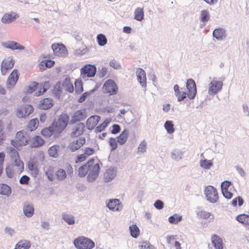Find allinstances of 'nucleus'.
I'll list each match as a JSON object with an SVG mask.
<instances>
[{
	"mask_svg": "<svg viewBox=\"0 0 249 249\" xmlns=\"http://www.w3.org/2000/svg\"><path fill=\"white\" fill-rule=\"evenodd\" d=\"M34 110V108L30 105H26L18 109L17 116L19 118H24L29 116Z\"/></svg>",
	"mask_w": 249,
	"mask_h": 249,
	"instance_id": "12",
	"label": "nucleus"
},
{
	"mask_svg": "<svg viewBox=\"0 0 249 249\" xmlns=\"http://www.w3.org/2000/svg\"><path fill=\"white\" fill-rule=\"evenodd\" d=\"M201 21L205 23L208 21L210 19L209 12L207 10H203L201 11L200 14Z\"/></svg>",
	"mask_w": 249,
	"mask_h": 249,
	"instance_id": "47",
	"label": "nucleus"
},
{
	"mask_svg": "<svg viewBox=\"0 0 249 249\" xmlns=\"http://www.w3.org/2000/svg\"><path fill=\"white\" fill-rule=\"evenodd\" d=\"M116 176V170L114 168L107 169L104 174V179L106 182L112 180Z\"/></svg>",
	"mask_w": 249,
	"mask_h": 249,
	"instance_id": "25",
	"label": "nucleus"
},
{
	"mask_svg": "<svg viewBox=\"0 0 249 249\" xmlns=\"http://www.w3.org/2000/svg\"><path fill=\"white\" fill-rule=\"evenodd\" d=\"M62 218L69 225H73L75 223L74 216L72 214L63 213L62 214Z\"/></svg>",
	"mask_w": 249,
	"mask_h": 249,
	"instance_id": "32",
	"label": "nucleus"
},
{
	"mask_svg": "<svg viewBox=\"0 0 249 249\" xmlns=\"http://www.w3.org/2000/svg\"><path fill=\"white\" fill-rule=\"evenodd\" d=\"M60 147L58 145H53L51 147L49 150L48 153L51 157L53 158H56L58 157V151H59Z\"/></svg>",
	"mask_w": 249,
	"mask_h": 249,
	"instance_id": "40",
	"label": "nucleus"
},
{
	"mask_svg": "<svg viewBox=\"0 0 249 249\" xmlns=\"http://www.w3.org/2000/svg\"><path fill=\"white\" fill-rule=\"evenodd\" d=\"M95 89H93L90 90L89 92H86L84 93L82 96L80 97L78 100L79 103H82L85 101L88 96H89L90 93L94 92L95 91Z\"/></svg>",
	"mask_w": 249,
	"mask_h": 249,
	"instance_id": "52",
	"label": "nucleus"
},
{
	"mask_svg": "<svg viewBox=\"0 0 249 249\" xmlns=\"http://www.w3.org/2000/svg\"><path fill=\"white\" fill-rule=\"evenodd\" d=\"M184 152L180 149H175L171 152V158L172 160L178 161L183 158Z\"/></svg>",
	"mask_w": 249,
	"mask_h": 249,
	"instance_id": "23",
	"label": "nucleus"
},
{
	"mask_svg": "<svg viewBox=\"0 0 249 249\" xmlns=\"http://www.w3.org/2000/svg\"><path fill=\"white\" fill-rule=\"evenodd\" d=\"M45 176L47 177L48 179L51 181H53L54 180V176L53 174V172L51 170H49L46 171Z\"/></svg>",
	"mask_w": 249,
	"mask_h": 249,
	"instance_id": "57",
	"label": "nucleus"
},
{
	"mask_svg": "<svg viewBox=\"0 0 249 249\" xmlns=\"http://www.w3.org/2000/svg\"><path fill=\"white\" fill-rule=\"evenodd\" d=\"M164 126L168 134H172L175 131L174 124L172 121H166Z\"/></svg>",
	"mask_w": 249,
	"mask_h": 249,
	"instance_id": "41",
	"label": "nucleus"
},
{
	"mask_svg": "<svg viewBox=\"0 0 249 249\" xmlns=\"http://www.w3.org/2000/svg\"><path fill=\"white\" fill-rule=\"evenodd\" d=\"M30 178L26 175L22 176L19 179V182L21 184H27L28 183Z\"/></svg>",
	"mask_w": 249,
	"mask_h": 249,
	"instance_id": "61",
	"label": "nucleus"
},
{
	"mask_svg": "<svg viewBox=\"0 0 249 249\" xmlns=\"http://www.w3.org/2000/svg\"><path fill=\"white\" fill-rule=\"evenodd\" d=\"M144 12L142 8L138 7L134 11V19L141 21L143 19Z\"/></svg>",
	"mask_w": 249,
	"mask_h": 249,
	"instance_id": "38",
	"label": "nucleus"
},
{
	"mask_svg": "<svg viewBox=\"0 0 249 249\" xmlns=\"http://www.w3.org/2000/svg\"><path fill=\"white\" fill-rule=\"evenodd\" d=\"M86 117L85 111L84 110H80L74 113L72 120L74 122L80 121L85 119Z\"/></svg>",
	"mask_w": 249,
	"mask_h": 249,
	"instance_id": "33",
	"label": "nucleus"
},
{
	"mask_svg": "<svg viewBox=\"0 0 249 249\" xmlns=\"http://www.w3.org/2000/svg\"><path fill=\"white\" fill-rule=\"evenodd\" d=\"M62 87L65 90L70 92H72L73 91V84L69 78H66L63 81Z\"/></svg>",
	"mask_w": 249,
	"mask_h": 249,
	"instance_id": "31",
	"label": "nucleus"
},
{
	"mask_svg": "<svg viewBox=\"0 0 249 249\" xmlns=\"http://www.w3.org/2000/svg\"><path fill=\"white\" fill-rule=\"evenodd\" d=\"M109 65L115 70H119L121 68L120 63L114 59L109 62Z\"/></svg>",
	"mask_w": 249,
	"mask_h": 249,
	"instance_id": "53",
	"label": "nucleus"
},
{
	"mask_svg": "<svg viewBox=\"0 0 249 249\" xmlns=\"http://www.w3.org/2000/svg\"><path fill=\"white\" fill-rule=\"evenodd\" d=\"M69 117L66 114L60 116L58 119L54 122L52 125L54 126L55 136L57 137L67 126Z\"/></svg>",
	"mask_w": 249,
	"mask_h": 249,
	"instance_id": "2",
	"label": "nucleus"
},
{
	"mask_svg": "<svg viewBox=\"0 0 249 249\" xmlns=\"http://www.w3.org/2000/svg\"><path fill=\"white\" fill-rule=\"evenodd\" d=\"M109 144L110 146L111 147V150L114 151L115 150L117 147V143L116 139L113 138H110L109 140Z\"/></svg>",
	"mask_w": 249,
	"mask_h": 249,
	"instance_id": "55",
	"label": "nucleus"
},
{
	"mask_svg": "<svg viewBox=\"0 0 249 249\" xmlns=\"http://www.w3.org/2000/svg\"><path fill=\"white\" fill-rule=\"evenodd\" d=\"M200 165L205 169H209L213 166V163L211 160H200Z\"/></svg>",
	"mask_w": 249,
	"mask_h": 249,
	"instance_id": "44",
	"label": "nucleus"
},
{
	"mask_svg": "<svg viewBox=\"0 0 249 249\" xmlns=\"http://www.w3.org/2000/svg\"><path fill=\"white\" fill-rule=\"evenodd\" d=\"M211 238L212 244L216 249H222V240L219 236L216 234H213L212 235Z\"/></svg>",
	"mask_w": 249,
	"mask_h": 249,
	"instance_id": "26",
	"label": "nucleus"
},
{
	"mask_svg": "<svg viewBox=\"0 0 249 249\" xmlns=\"http://www.w3.org/2000/svg\"><path fill=\"white\" fill-rule=\"evenodd\" d=\"M154 206L156 209L158 210H161L164 207V203L161 200H157L154 203Z\"/></svg>",
	"mask_w": 249,
	"mask_h": 249,
	"instance_id": "59",
	"label": "nucleus"
},
{
	"mask_svg": "<svg viewBox=\"0 0 249 249\" xmlns=\"http://www.w3.org/2000/svg\"><path fill=\"white\" fill-rule=\"evenodd\" d=\"M44 143V141L39 136H36L33 138L30 146L32 147H37L41 146Z\"/></svg>",
	"mask_w": 249,
	"mask_h": 249,
	"instance_id": "30",
	"label": "nucleus"
},
{
	"mask_svg": "<svg viewBox=\"0 0 249 249\" xmlns=\"http://www.w3.org/2000/svg\"><path fill=\"white\" fill-rule=\"evenodd\" d=\"M231 182L226 180L224 181L221 185V191L228 190L229 187L231 185Z\"/></svg>",
	"mask_w": 249,
	"mask_h": 249,
	"instance_id": "56",
	"label": "nucleus"
},
{
	"mask_svg": "<svg viewBox=\"0 0 249 249\" xmlns=\"http://www.w3.org/2000/svg\"><path fill=\"white\" fill-rule=\"evenodd\" d=\"M28 168L31 171V174L34 177H36L38 175V170L36 167V162L34 160H30L28 162Z\"/></svg>",
	"mask_w": 249,
	"mask_h": 249,
	"instance_id": "28",
	"label": "nucleus"
},
{
	"mask_svg": "<svg viewBox=\"0 0 249 249\" xmlns=\"http://www.w3.org/2000/svg\"><path fill=\"white\" fill-rule=\"evenodd\" d=\"M129 134V131L127 129H124L120 135L117 137V142L118 143L123 145L127 141L128 136Z\"/></svg>",
	"mask_w": 249,
	"mask_h": 249,
	"instance_id": "29",
	"label": "nucleus"
},
{
	"mask_svg": "<svg viewBox=\"0 0 249 249\" xmlns=\"http://www.w3.org/2000/svg\"><path fill=\"white\" fill-rule=\"evenodd\" d=\"M18 76V71L14 70L12 73L10 74L7 81V88H12L16 84Z\"/></svg>",
	"mask_w": 249,
	"mask_h": 249,
	"instance_id": "18",
	"label": "nucleus"
},
{
	"mask_svg": "<svg viewBox=\"0 0 249 249\" xmlns=\"http://www.w3.org/2000/svg\"><path fill=\"white\" fill-rule=\"evenodd\" d=\"M182 219V217L177 213L170 216L168 218V221L171 224H177Z\"/></svg>",
	"mask_w": 249,
	"mask_h": 249,
	"instance_id": "39",
	"label": "nucleus"
},
{
	"mask_svg": "<svg viewBox=\"0 0 249 249\" xmlns=\"http://www.w3.org/2000/svg\"><path fill=\"white\" fill-rule=\"evenodd\" d=\"M55 176L58 180H63L67 177L66 171L63 169H59L55 172Z\"/></svg>",
	"mask_w": 249,
	"mask_h": 249,
	"instance_id": "42",
	"label": "nucleus"
},
{
	"mask_svg": "<svg viewBox=\"0 0 249 249\" xmlns=\"http://www.w3.org/2000/svg\"><path fill=\"white\" fill-rule=\"evenodd\" d=\"M23 211L24 215L27 217L32 216L34 213V208L33 204L25 203L23 207Z\"/></svg>",
	"mask_w": 249,
	"mask_h": 249,
	"instance_id": "24",
	"label": "nucleus"
},
{
	"mask_svg": "<svg viewBox=\"0 0 249 249\" xmlns=\"http://www.w3.org/2000/svg\"><path fill=\"white\" fill-rule=\"evenodd\" d=\"M31 140L30 135L24 131H20L17 132L15 141L12 140L11 144L15 147L17 148L18 145H25L28 143Z\"/></svg>",
	"mask_w": 249,
	"mask_h": 249,
	"instance_id": "3",
	"label": "nucleus"
},
{
	"mask_svg": "<svg viewBox=\"0 0 249 249\" xmlns=\"http://www.w3.org/2000/svg\"><path fill=\"white\" fill-rule=\"evenodd\" d=\"M100 166L98 163H94L90 167L88 177L87 180L89 182H93L97 178L100 171Z\"/></svg>",
	"mask_w": 249,
	"mask_h": 249,
	"instance_id": "9",
	"label": "nucleus"
},
{
	"mask_svg": "<svg viewBox=\"0 0 249 249\" xmlns=\"http://www.w3.org/2000/svg\"><path fill=\"white\" fill-rule=\"evenodd\" d=\"M84 128L85 125L83 123H79L77 124L72 128L71 136L72 137H76L82 135L84 132Z\"/></svg>",
	"mask_w": 249,
	"mask_h": 249,
	"instance_id": "19",
	"label": "nucleus"
},
{
	"mask_svg": "<svg viewBox=\"0 0 249 249\" xmlns=\"http://www.w3.org/2000/svg\"><path fill=\"white\" fill-rule=\"evenodd\" d=\"M3 46L12 50H24L25 47L14 41H8L3 44Z\"/></svg>",
	"mask_w": 249,
	"mask_h": 249,
	"instance_id": "21",
	"label": "nucleus"
},
{
	"mask_svg": "<svg viewBox=\"0 0 249 249\" xmlns=\"http://www.w3.org/2000/svg\"><path fill=\"white\" fill-rule=\"evenodd\" d=\"M38 125V120L37 119H34L31 120L28 124V128L29 129L32 131L36 130Z\"/></svg>",
	"mask_w": 249,
	"mask_h": 249,
	"instance_id": "45",
	"label": "nucleus"
},
{
	"mask_svg": "<svg viewBox=\"0 0 249 249\" xmlns=\"http://www.w3.org/2000/svg\"><path fill=\"white\" fill-rule=\"evenodd\" d=\"M130 234L134 238H137L140 234V230L136 225H132L129 228Z\"/></svg>",
	"mask_w": 249,
	"mask_h": 249,
	"instance_id": "43",
	"label": "nucleus"
},
{
	"mask_svg": "<svg viewBox=\"0 0 249 249\" xmlns=\"http://www.w3.org/2000/svg\"><path fill=\"white\" fill-rule=\"evenodd\" d=\"M31 246L30 242L27 240H21L16 246L17 249H28Z\"/></svg>",
	"mask_w": 249,
	"mask_h": 249,
	"instance_id": "36",
	"label": "nucleus"
},
{
	"mask_svg": "<svg viewBox=\"0 0 249 249\" xmlns=\"http://www.w3.org/2000/svg\"><path fill=\"white\" fill-rule=\"evenodd\" d=\"M100 120V117L97 115L90 116L87 121V127L89 130L94 128Z\"/></svg>",
	"mask_w": 249,
	"mask_h": 249,
	"instance_id": "22",
	"label": "nucleus"
},
{
	"mask_svg": "<svg viewBox=\"0 0 249 249\" xmlns=\"http://www.w3.org/2000/svg\"><path fill=\"white\" fill-rule=\"evenodd\" d=\"M75 92L76 93H80L83 90L82 83L81 81L76 80L75 82Z\"/></svg>",
	"mask_w": 249,
	"mask_h": 249,
	"instance_id": "51",
	"label": "nucleus"
},
{
	"mask_svg": "<svg viewBox=\"0 0 249 249\" xmlns=\"http://www.w3.org/2000/svg\"><path fill=\"white\" fill-rule=\"evenodd\" d=\"M186 87L188 91V98L193 99L196 94V87L195 81L191 78L188 79L186 82Z\"/></svg>",
	"mask_w": 249,
	"mask_h": 249,
	"instance_id": "8",
	"label": "nucleus"
},
{
	"mask_svg": "<svg viewBox=\"0 0 249 249\" xmlns=\"http://www.w3.org/2000/svg\"><path fill=\"white\" fill-rule=\"evenodd\" d=\"M52 48L56 55L64 57L67 53V51L65 46L62 44H53L52 46Z\"/></svg>",
	"mask_w": 249,
	"mask_h": 249,
	"instance_id": "13",
	"label": "nucleus"
},
{
	"mask_svg": "<svg viewBox=\"0 0 249 249\" xmlns=\"http://www.w3.org/2000/svg\"><path fill=\"white\" fill-rule=\"evenodd\" d=\"M107 68L105 67H103L100 70H99V76L101 78L104 77L107 75Z\"/></svg>",
	"mask_w": 249,
	"mask_h": 249,
	"instance_id": "58",
	"label": "nucleus"
},
{
	"mask_svg": "<svg viewBox=\"0 0 249 249\" xmlns=\"http://www.w3.org/2000/svg\"><path fill=\"white\" fill-rule=\"evenodd\" d=\"M223 83L213 78L209 85L208 94L213 96L217 94L222 89Z\"/></svg>",
	"mask_w": 249,
	"mask_h": 249,
	"instance_id": "6",
	"label": "nucleus"
},
{
	"mask_svg": "<svg viewBox=\"0 0 249 249\" xmlns=\"http://www.w3.org/2000/svg\"><path fill=\"white\" fill-rule=\"evenodd\" d=\"M109 122L107 120H105L101 124L98 125L95 128V131L96 132H100L104 130L106 127L107 126Z\"/></svg>",
	"mask_w": 249,
	"mask_h": 249,
	"instance_id": "49",
	"label": "nucleus"
},
{
	"mask_svg": "<svg viewBox=\"0 0 249 249\" xmlns=\"http://www.w3.org/2000/svg\"><path fill=\"white\" fill-rule=\"evenodd\" d=\"M86 142L85 138L80 137L78 139L71 142L69 147L71 152H74L78 150Z\"/></svg>",
	"mask_w": 249,
	"mask_h": 249,
	"instance_id": "15",
	"label": "nucleus"
},
{
	"mask_svg": "<svg viewBox=\"0 0 249 249\" xmlns=\"http://www.w3.org/2000/svg\"><path fill=\"white\" fill-rule=\"evenodd\" d=\"M103 89L104 92L108 93L110 95L115 94L118 90V88L115 83L112 80H107L104 84Z\"/></svg>",
	"mask_w": 249,
	"mask_h": 249,
	"instance_id": "7",
	"label": "nucleus"
},
{
	"mask_svg": "<svg viewBox=\"0 0 249 249\" xmlns=\"http://www.w3.org/2000/svg\"><path fill=\"white\" fill-rule=\"evenodd\" d=\"M213 36L218 40H224L227 36L226 30L222 28L215 29L213 33Z\"/></svg>",
	"mask_w": 249,
	"mask_h": 249,
	"instance_id": "17",
	"label": "nucleus"
},
{
	"mask_svg": "<svg viewBox=\"0 0 249 249\" xmlns=\"http://www.w3.org/2000/svg\"><path fill=\"white\" fill-rule=\"evenodd\" d=\"M138 81L142 87H146V73L144 71L142 68H138L136 72Z\"/></svg>",
	"mask_w": 249,
	"mask_h": 249,
	"instance_id": "14",
	"label": "nucleus"
},
{
	"mask_svg": "<svg viewBox=\"0 0 249 249\" xmlns=\"http://www.w3.org/2000/svg\"><path fill=\"white\" fill-rule=\"evenodd\" d=\"M5 172L7 176L9 178H12L14 177V172L10 166H8L5 169Z\"/></svg>",
	"mask_w": 249,
	"mask_h": 249,
	"instance_id": "60",
	"label": "nucleus"
},
{
	"mask_svg": "<svg viewBox=\"0 0 249 249\" xmlns=\"http://www.w3.org/2000/svg\"><path fill=\"white\" fill-rule=\"evenodd\" d=\"M73 244L78 249H92L95 246L93 241L85 236H79L75 238Z\"/></svg>",
	"mask_w": 249,
	"mask_h": 249,
	"instance_id": "1",
	"label": "nucleus"
},
{
	"mask_svg": "<svg viewBox=\"0 0 249 249\" xmlns=\"http://www.w3.org/2000/svg\"><path fill=\"white\" fill-rule=\"evenodd\" d=\"M236 220L243 224L249 225V215L246 214H241L236 217Z\"/></svg>",
	"mask_w": 249,
	"mask_h": 249,
	"instance_id": "37",
	"label": "nucleus"
},
{
	"mask_svg": "<svg viewBox=\"0 0 249 249\" xmlns=\"http://www.w3.org/2000/svg\"><path fill=\"white\" fill-rule=\"evenodd\" d=\"M14 65V62L12 58L9 57L5 59L1 65V71L3 75L7 74L8 71L11 69Z\"/></svg>",
	"mask_w": 249,
	"mask_h": 249,
	"instance_id": "10",
	"label": "nucleus"
},
{
	"mask_svg": "<svg viewBox=\"0 0 249 249\" xmlns=\"http://www.w3.org/2000/svg\"><path fill=\"white\" fill-rule=\"evenodd\" d=\"M97 40L99 45L101 46H104L107 43V38L106 36L102 34H100L97 36Z\"/></svg>",
	"mask_w": 249,
	"mask_h": 249,
	"instance_id": "46",
	"label": "nucleus"
},
{
	"mask_svg": "<svg viewBox=\"0 0 249 249\" xmlns=\"http://www.w3.org/2000/svg\"><path fill=\"white\" fill-rule=\"evenodd\" d=\"M19 17L18 14L15 13H10L5 14L1 18V21L4 24H9Z\"/></svg>",
	"mask_w": 249,
	"mask_h": 249,
	"instance_id": "20",
	"label": "nucleus"
},
{
	"mask_svg": "<svg viewBox=\"0 0 249 249\" xmlns=\"http://www.w3.org/2000/svg\"><path fill=\"white\" fill-rule=\"evenodd\" d=\"M41 134L43 136L46 137H49L53 134L54 135V137H55L53 125L42 129L41 131Z\"/></svg>",
	"mask_w": 249,
	"mask_h": 249,
	"instance_id": "35",
	"label": "nucleus"
},
{
	"mask_svg": "<svg viewBox=\"0 0 249 249\" xmlns=\"http://www.w3.org/2000/svg\"><path fill=\"white\" fill-rule=\"evenodd\" d=\"M11 194V188L6 184H0V194L5 195L7 196Z\"/></svg>",
	"mask_w": 249,
	"mask_h": 249,
	"instance_id": "34",
	"label": "nucleus"
},
{
	"mask_svg": "<svg viewBox=\"0 0 249 249\" xmlns=\"http://www.w3.org/2000/svg\"><path fill=\"white\" fill-rule=\"evenodd\" d=\"M151 245L149 242L146 241L142 242L139 246V248L140 249H148V247L151 246Z\"/></svg>",
	"mask_w": 249,
	"mask_h": 249,
	"instance_id": "64",
	"label": "nucleus"
},
{
	"mask_svg": "<svg viewBox=\"0 0 249 249\" xmlns=\"http://www.w3.org/2000/svg\"><path fill=\"white\" fill-rule=\"evenodd\" d=\"M107 206L109 210L113 211H120L123 208L122 204L118 199L110 200L107 203Z\"/></svg>",
	"mask_w": 249,
	"mask_h": 249,
	"instance_id": "16",
	"label": "nucleus"
},
{
	"mask_svg": "<svg viewBox=\"0 0 249 249\" xmlns=\"http://www.w3.org/2000/svg\"><path fill=\"white\" fill-rule=\"evenodd\" d=\"M53 106V100L50 98H45L40 101L39 107L41 109L46 110Z\"/></svg>",
	"mask_w": 249,
	"mask_h": 249,
	"instance_id": "27",
	"label": "nucleus"
},
{
	"mask_svg": "<svg viewBox=\"0 0 249 249\" xmlns=\"http://www.w3.org/2000/svg\"><path fill=\"white\" fill-rule=\"evenodd\" d=\"M94 161L93 159H90L86 164L80 167L78 170V176L81 178L84 177L90 170Z\"/></svg>",
	"mask_w": 249,
	"mask_h": 249,
	"instance_id": "11",
	"label": "nucleus"
},
{
	"mask_svg": "<svg viewBox=\"0 0 249 249\" xmlns=\"http://www.w3.org/2000/svg\"><path fill=\"white\" fill-rule=\"evenodd\" d=\"M80 72L81 78L87 80L88 78L94 76L96 72V68L94 65L87 64L81 69Z\"/></svg>",
	"mask_w": 249,
	"mask_h": 249,
	"instance_id": "4",
	"label": "nucleus"
},
{
	"mask_svg": "<svg viewBox=\"0 0 249 249\" xmlns=\"http://www.w3.org/2000/svg\"><path fill=\"white\" fill-rule=\"evenodd\" d=\"M146 142L143 140L139 144L138 148V153H144L146 152Z\"/></svg>",
	"mask_w": 249,
	"mask_h": 249,
	"instance_id": "50",
	"label": "nucleus"
},
{
	"mask_svg": "<svg viewBox=\"0 0 249 249\" xmlns=\"http://www.w3.org/2000/svg\"><path fill=\"white\" fill-rule=\"evenodd\" d=\"M49 82L48 81L45 82L42 85V87H40V89L38 91L37 94V96L41 95L45 92H46L49 87Z\"/></svg>",
	"mask_w": 249,
	"mask_h": 249,
	"instance_id": "48",
	"label": "nucleus"
},
{
	"mask_svg": "<svg viewBox=\"0 0 249 249\" xmlns=\"http://www.w3.org/2000/svg\"><path fill=\"white\" fill-rule=\"evenodd\" d=\"M204 194L207 200L210 203H214L218 199L217 190L214 187L209 185L205 187Z\"/></svg>",
	"mask_w": 249,
	"mask_h": 249,
	"instance_id": "5",
	"label": "nucleus"
},
{
	"mask_svg": "<svg viewBox=\"0 0 249 249\" xmlns=\"http://www.w3.org/2000/svg\"><path fill=\"white\" fill-rule=\"evenodd\" d=\"M121 130V127L119 124H114L112 125V129L111 130V133L115 134L119 133Z\"/></svg>",
	"mask_w": 249,
	"mask_h": 249,
	"instance_id": "63",
	"label": "nucleus"
},
{
	"mask_svg": "<svg viewBox=\"0 0 249 249\" xmlns=\"http://www.w3.org/2000/svg\"><path fill=\"white\" fill-rule=\"evenodd\" d=\"M14 165L18 168V171L21 172L24 168L23 162L20 160L16 159L14 161Z\"/></svg>",
	"mask_w": 249,
	"mask_h": 249,
	"instance_id": "54",
	"label": "nucleus"
},
{
	"mask_svg": "<svg viewBox=\"0 0 249 249\" xmlns=\"http://www.w3.org/2000/svg\"><path fill=\"white\" fill-rule=\"evenodd\" d=\"M4 231L5 233L7 234L10 237L13 236L15 233V231L13 229L8 227H7L5 228Z\"/></svg>",
	"mask_w": 249,
	"mask_h": 249,
	"instance_id": "62",
	"label": "nucleus"
}]
</instances>
